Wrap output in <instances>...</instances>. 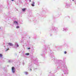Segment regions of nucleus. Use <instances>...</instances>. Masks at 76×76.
<instances>
[{
	"instance_id": "1",
	"label": "nucleus",
	"mask_w": 76,
	"mask_h": 76,
	"mask_svg": "<svg viewBox=\"0 0 76 76\" xmlns=\"http://www.w3.org/2000/svg\"><path fill=\"white\" fill-rule=\"evenodd\" d=\"M12 71L13 73H15V69L13 66L12 67Z\"/></svg>"
},
{
	"instance_id": "2",
	"label": "nucleus",
	"mask_w": 76,
	"mask_h": 76,
	"mask_svg": "<svg viewBox=\"0 0 76 76\" xmlns=\"http://www.w3.org/2000/svg\"><path fill=\"white\" fill-rule=\"evenodd\" d=\"M8 45L10 46H13V45L11 43H9Z\"/></svg>"
},
{
	"instance_id": "3",
	"label": "nucleus",
	"mask_w": 76,
	"mask_h": 76,
	"mask_svg": "<svg viewBox=\"0 0 76 76\" xmlns=\"http://www.w3.org/2000/svg\"><path fill=\"white\" fill-rule=\"evenodd\" d=\"M34 4H35V3L34 2H33L31 4L32 6H34L35 5H34Z\"/></svg>"
},
{
	"instance_id": "4",
	"label": "nucleus",
	"mask_w": 76,
	"mask_h": 76,
	"mask_svg": "<svg viewBox=\"0 0 76 76\" xmlns=\"http://www.w3.org/2000/svg\"><path fill=\"white\" fill-rule=\"evenodd\" d=\"M22 10L23 12H24V11H25V10H26V8L22 9Z\"/></svg>"
},
{
	"instance_id": "5",
	"label": "nucleus",
	"mask_w": 76,
	"mask_h": 76,
	"mask_svg": "<svg viewBox=\"0 0 76 76\" xmlns=\"http://www.w3.org/2000/svg\"><path fill=\"white\" fill-rule=\"evenodd\" d=\"M14 23H16L17 25H18V22L16 21H14Z\"/></svg>"
},
{
	"instance_id": "6",
	"label": "nucleus",
	"mask_w": 76,
	"mask_h": 76,
	"mask_svg": "<svg viewBox=\"0 0 76 76\" xmlns=\"http://www.w3.org/2000/svg\"><path fill=\"white\" fill-rule=\"evenodd\" d=\"M24 73H25V75H28V72H24Z\"/></svg>"
},
{
	"instance_id": "7",
	"label": "nucleus",
	"mask_w": 76,
	"mask_h": 76,
	"mask_svg": "<svg viewBox=\"0 0 76 76\" xmlns=\"http://www.w3.org/2000/svg\"><path fill=\"white\" fill-rule=\"evenodd\" d=\"M26 55L27 56H28V55H29V53H26Z\"/></svg>"
},
{
	"instance_id": "8",
	"label": "nucleus",
	"mask_w": 76,
	"mask_h": 76,
	"mask_svg": "<svg viewBox=\"0 0 76 76\" xmlns=\"http://www.w3.org/2000/svg\"><path fill=\"white\" fill-rule=\"evenodd\" d=\"M3 56V55H2V54H0V57H2Z\"/></svg>"
},
{
	"instance_id": "9",
	"label": "nucleus",
	"mask_w": 76,
	"mask_h": 76,
	"mask_svg": "<svg viewBox=\"0 0 76 76\" xmlns=\"http://www.w3.org/2000/svg\"><path fill=\"white\" fill-rule=\"evenodd\" d=\"M19 28V26H17L16 27V28Z\"/></svg>"
},
{
	"instance_id": "10",
	"label": "nucleus",
	"mask_w": 76,
	"mask_h": 76,
	"mask_svg": "<svg viewBox=\"0 0 76 76\" xmlns=\"http://www.w3.org/2000/svg\"><path fill=\"white\" fill-rule=\"evenodd\" d=\"M8 50H9V49L8 48L6 50V51H8Z\"/></svg>"
},
{
	"instance_id": "11",
	"label": "nucleus",
	"mask_w": 76,
	"mask_h": 76,
	"mask_svg": "<svg viewBox=\"0 0 76 76\" xmlns=\"http://www.w3.org/2000/svg\"><path fill=\"white\" fill-rule=\"evenodd\" d=\"M64 54H66V53H67V52L66 51H65L64 52Z\"/></svg>"
},
{
	"instance_id": "12",
	"label": "nucleus",
	"mask_w": 76,
	"mask_h": 76,
	"mask_svg": "<svg viewBox=\"0 0 76 76\" xmlns=\"http://www.w3.org/2000/svg\"><path fill=\"white\" fill-rule=\"evenodd\" d=\"M17 47H19V45H17Z\"/></svg>"
},
{
	"instance_id": "13",
	"label": "nucleus",
	"mask_w": 76,
	"mask_h": 76,
	"mask_svg": "<svg viewBox=\"0 0 76 76\" xmlns=\"http://www.w3.org/2000/svg\"><path fill=\"white\" fill-rule=\"evenodd\" d=\"M28 50H30V48H28Z\"/></svg>"
},
{
	"instance_id": "14",
	"label": "nucleus",
	"mask_w": 76,
	"mask_h": 76,
	"mask_svg": "<svg viewBox=\"0 0 76 76\" xmlns=\"http://www.w3.org/2000/svg\"><path fill=\"white\" fill-rule=\"evenodd\" d=\"M29 1L30 2H31V0H29Z\"/></svg>"
},
{
	"instance_id": "15",
	"label": "nucleus",
	"mask_w": 76,
	"mask_h": 76,
	"mask_svg": "<svg viewBox=\"0 0 76 76\" xmlns=\"http://www.w3.org/2000/svg\"><path fill=\"white\" fill-rule=\"evenodd\" d=\"M12 1H14V0H12Z\"/></svg>"
},
{
	"instance_id": "16",
	"label": "nucleus",
	"mask_w": 76,
	"mask_h": 76,
	"mask_svg": "<svg viewBox=\"0 0 76 76\" xmlns=\"http://www.w3.org/2000/svg\"><path fill=\"white\" fill-rule=\"evenodd\" d=\"M72 1H74V0H72Z\"/></svg>"
},
{
	"instance_id": "17",
	"label": "nucleus",
	"mask_w": 76,
	"mask_h": 76,
	"mask_svg": "<svg viewBox=\"0 0 76 76\" xmlns=\"http://www.w3.org/2000/svg\"><path fill=\"white\" fill-rule=\"evenodd\" d=\"M30 70H31V69H30Z\"/></svg>"
}]
</instances>
